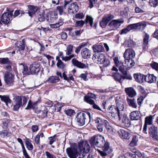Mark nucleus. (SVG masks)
<instances>
[{
	"mask_svg": "<svg viewBox=\"0 0 158 158\" xmlns=\"http://www.w3.org/2000/svg\"><path fill=\"white\" fill-rule=\"evenodd\" d=\"M114 62L117 67H118L123 63L119 61L118 57H115L114 59Z\"/></svg>",
	"mask_w": 158,
	"mask_h": 158,
	"instance_id": "13d9d810",
	"label": "nucleus"
},
{
	"mask_svg": "<svg viewBox=\"0 0 158 158\" xmlns=\"http://www.w3.org/2000/svg\"><path fill=\"white\" fill-rule=\"evenodd\" d=\"M73 46L71 44H69L67 46L66 50L67 55H69L71 54L73 52Z\"/></svg>",
	"mask_w": 158,
	"mask_h": 158,
	"instance_id": "37998d69",
	"label": "nucleus"
},
{
	"mask_svg": "<svg viewBox=\"0 0 158 158\" xmlns=\"http://www.w3.org/2000/svg\"><path fill=\"white\" fill-rule=\"evenodd\" d=\"M56 9L60 15H61L63 14L64 10L63 6H58L56 7Z\"/></svg>",
	"mask_w": 158,
	"mask_h": 158,
	"instance_id": "69168bd1",
	"label": "nucleus"
},
{
	"mask_svg": "<svg viewBox=\"0 0 158 158\" xmlns=\"http://www.w3.org/2000/svg\"><path fill=\"white\" fill-rule=\"evenodd\" d=\"M138 141V137L137 135H135L133 136L132 139L129 145L130 146H134L137 144Z\"/></svg>",
	"mask_w": 158,
	"mask_h": 158,
	"instance_id": "4c0bfd02",
	"label": "nucleus"
},
{
	"mask_svg": "<svg viewBox=\"0 0 158 158\" xmlns=\"http://www.w3.org/2000/svg\"><path fill=\"white\" fill-rule=\"evenodd\" d=\"M90 144L94 147L102 148V150H98L99 154L102 156H104L111 153L113 149L110 146L109 143L106 142L104 137L101 135L94 136L90 140Z\"/></svg>",
	"mask_w": 158,
	"mask_h": 158,
	"instance_id": "f03ea898",
	"label": "nucleus"
},
{
	"mask_svg": "<svg viewBox=\"0 0 158 158\" xmlns=\"http://www.w3.org/2000/svg\"><path fill=\"white\" fill-rule=\"evenodd\" d=\"M98 56L97 55V54L94 53L93 55L92 59L94 62L97 64L98 60Z\"/></svg>",
	"mask_w": 158,
	"mask_h": 158,
	"instance_id": "338daca9",
	"label": "nucleus"
},
{
	"mask_svg": "<svg viewBox=\"0 0 158 158\" xmlns=\"http://www.w3.org/2000/svg\"><path fill=\"white\" fill-rule=\"evenodd\" d=\"M90 147L88 142L82 141L79 142L77 145L74 143L70 148L66 149V152L68 156L70 158H83L85 156L86 154L89 151Z\"/></svg>",
	"mask_w": 158,
	"mask_h": 158,
	"instance_id": "f257e3e1",
	"label": "nucleus"
},
{
	"mask_svg": "<svg viewBox=\"0 0 158 158\" xmlns=\"http://www.w3.org/2000/svg\"><path fill=\"white\" fill-rule=\"evenodd\" d=\"M108 110L109 113H111V115H113L114 117L115 116V114H117L118 115V112L117 109H116V106H109L108 109Z\"/></svg>",
	"mask_w": 158,
	"mask_h": 158,
	"instance_id": "393cba45",
	"label": "nucleus"
},
{
	"mask_svg": "<svg viewBox=\"0 0 158 158\" xmlns=\"http://www.w3.org/2000/svg\"><path fill=\"white\" fill-rule=\"evenodd\" d=\"M26 147L28 150H31L33 148L32 144L29 141H26L25 143Z\"/></svg>",
	"mask_w": 158,
	"mask_h": 158,
	"instance_id": "6e6d98bb",
	"label": "nucleus"
},
{
	"mask_svg": "<svg viewBox=\"0 0 158 158\" xmlns=\"http://www.w3.org/2000/svg\"><path fill=\"white\" fill-rule=\"evenodd\" d=\"M102 64H103L104 67H106L110 64V62L109 60L105 58V60L103 61Z\"/></svg>",
	"mask_w": 158,
	"mask_h": 158,
	"instance_id": "bf43d9fd",
	"label": "nucleus"
},
{
	"mask_svg": "<svg viewBox=\"0 0 158 158\" xmlns=\"http://www.w3.org/2000/svg\"><path fill=\"white\" fill-rule=\"evenodd\" d=\"M0 62L2 64H10V62L7 58H0Z\"/></svg>",
	"mask_w": 158,
	"mask_h": 158,
	"instance_id": "a18cd8bd",
	"label": "nucleus"
},
{
	"mask_svg": "<svg viewBox=\"0 0 158 158\" xmlns=\"http://www.w3.org/2000/svg\"><path fill=\"white\" fill-rule=\"evenodd\" d=\"M72 63L74 66L80 69H83L85 67V64L75 59H73L72 60Z\"/></svg>",
	"mask_w": 158,
	"mask_h": 158,
	"instance_id": "5701e85b",
	"label": "nucleus"
},
{
	"mask_svg": "<svg viewBox=\"0 0 158 158\" xmlns=\"http://www.w3.org/2000/svg\"><path fill=\"white\" fill-rule=\"evenodd\" d=\"M74 55L73 54L70 55L69 56L62 57V59L63 60L67 61L70 60L71 58L74 57Z\"/></svg>",
	"mask_w": 158,
	"mask_h": 158,
	"instance_id": "0e129e2a",
	"label": "nucleus"
},
{
	"mask_svg": "<svg viewBox=\"0 0 158 158\" xmlns=\"http://www.w3.org/2000/svg\"><path fill=\"white\" fill-rule=\"evenodd\" d=\"M56 22L57 23H56L50 25V27L51 28H53L58 27L62 25L63 24V22H60L58 23H57V21H56Z\"/></svg>",
	"mask_w": 158,
	"mask_h": 158,
	"instance_id": "603ef678",
	"label": "nucleus"
},
{
	"mask_svg": "<svg viewBox=\"0 0 158 158\" xmlns=\"http://www.w3.org/2000/svg\"><path fill=\"white\" fill-rule=\"evenodd\" d=\"M64 112L67 115L71 116L73 115V114L75 113V111L74 110L69 109L65 110Z\"/></svg>",
	"mask_w": 158,
	"mask_h": 158,
	"instance_id": "5fc2aeb1",
	"label": "nucleus"
},
{
	"mask_svg": "<svg viewBox=\"0 0 158 158\" xmlns=\"http://www.w3.org/2000/svg\"><path fill=\"white\" fill-rule=\"evenodd\" d=\"M133 30L136 31H142L147 26V23L142 21L136 23L132 24Z\"/></svg>",
	"mask_w": 158,
	"mask_h": 158,
	"instance_id": "39448f33",
	"label": "nucleus"
},
{
	"mask_svg": "<svg viewBox=\"0 0 158 158\" xmlns=\"http://www.w3.org/2000/svg\"><path fill=\"white\" fill-rule=\"evenodd\" d=\"M11 16V14L10 12H6L4 13L0 18V23L1 21L3 23L7 24L10 21Z\"/></svg>",
	"mask_w": 158,
	"mask_h": 158,
	"instance_id": "0eeeda50",
	"label": "nucleus"
},
{
	"mask_svg": "<svg viewBox=\"0 0 158 158\" xmlns=\"http://www.w3.org/2000/svg\"><path fill=\"white\" fill-rule=\"evenodd\" d=\"M11 135V133L6 130H3L0 131V137L2 138L8 137Z\"/></svg>",
	"mask_w": 158,
	"mask_h": 158,
	"instance_id": "c9c22d12",
	"label": "nucleus"
},
{
	"mask_svg": "<svg viewBox=\"0 0 158 158\" xmlns=\"http://www.w3.org/2000/svg\"><path fill=\"white\" fill-rule=\"evenodd\" d=\"M149 4L151 6L156 7L158 4V0H149Z\"/></svg>",
	"mask_w": 158,
	"mask_h": 158,
	"instance_id": "3c124183",
	"label": "nucleus"
},
{
	"mask_svg": "<svg viewBox=\"0 0 158 158\" xmlns=\"http://www.w3.org/2000/svg\"><path fill=\"white\" fill-rule=\"evenodd\" d=\"M123 20L122 19H118L112 20L109 24V26L115 30L118 28L120 25L121 23H123Z\"/></svg>",
	"mask_w": 158,
	"mask_h": 158,
	"instance_id": "f8f14e48",
	"label": "nucleus"
},
{
	"mask_svg": "<svg viewBox=\"0 0 158 158\" xmlns=\"http://www.w3.org/2000/svg\"><path fill=\"white\" fill-rule=\"evenodd\" d=\"M116 107L118 112V116L120 118L121 115L123 114V111L124 109V104L123 102L120 100H116Z\"/></svg>",
	"mask_w": 158,
	"mask_h": 158,
	"instance_id": "423d86ee",
	"label": "nucleus"
},
{
	"mask_svg": "<svg viewBox=\"0 0 158 158\" xmlns=\"http://www.w3.org/2000/svg\"><path fill=\"white\" fill-rule=\"evenodd\" d=\"M131 119L132 120H138L141 118V114L138 111H135L131 112L130 114Z\"/></svg>",
	"mask_w": 158,
	"mask_h": 158,
	"instance_id": "f3484780",
	"label": "nucleus"
},
{
	"mask_svg": "<svg viewBox=\"0 0 158 158\" xmlns=\"http://www.w3.org/2000/svg\"><path fill=\"white\" fill-rule=\"evenodd\" d=\"M144 80L149 83H153L156 81V77L153 74H148L144 76Z\"/></svg>",
	"mask_w": 158,
	"mask_h": 158,
	"instance_id": "2eb2a0df",
	"label": "nucleus"
},
{
	"mask_svg": "<svg viewBox=\"0 0 158 158\" xmlns=\"http://www.w3.org/2000/svg\"><path fill=\"white\" fill-rule=\"evenodd\" d=\"M134 77L136 81L139 83H143L144 80V76L140 74H134Z\"/></svg>",
	"mask_w": 158,
	"mask_h": 158,
	"instance_id": "a878e982",
	"label": "nucleus"
},
{
	"mask_svg": "<svg viewBox=\"0 0 158 158\" xmlns=\"http://www.w3.org/2000/svg\"><path fill=\"white\" fill-rule=\"evenodd\" d=\"M56 66L59 68L63 69L65 66V64L60 60H58L56 63Z\"/></svg>",
	"mask_w": 158,
	"mask_h": 158,
	"instance_id": "79ce46f5",
	"label": "nucleus"
},
{
	"mask_svg": "<svg viewBox=\"0 0 158 158\" xmlns=\"http://www.w3.org/2000/svg\"><path fill=\"white\" fill-rule=\"evenodd\" d=\"M116 81L121 83L122 81L123 76L119 73L117 72L114 73L112 75Z\"/></svg>",
	"mask_w": 158,
	"mask_h": 158,
	"instance_id": "c756f323",
	"label": "nucleus"
},
{
	"mask_svg": "<svg viewBox=\"0 0 158 158\" xmlns=\"http://www.w3.org/2000/svg\"><path fill=\"white\" fill-rule=\"evenodd\" d=\"M133 30L131 24L129 25L126 28L122 30L120 32V34H126L131 31Z\"/></svg>",
	"mask_w": 158,
	"mask_h": 158,
	"instance_id": "2f4dec72",
	"label": "nucleus"
},
{
	"mask_svg": "<svg viewBox=\"0 0 158 158\" xmlns=\"http://www.w3.org/2000/svg\"><path fill=\"white\" fill-rule=\"evenodd\" d=\"M126 65L124 64H123V63H122V64L120 65L118 68L119 69V70L122 73H125V71H127L126 70L127 69H128L126 67Z\"/></svg>",
	"mask_w": 158,
	"mask_h": 158,
	"instance_id": "a19ab883",
	"label": "nucleus"
},
{
	"mask_svg": "<svg viewBox=\"0 0 158 158\" xmlns=\"http://www.w3.org/2000/svg\"><path fill=\"white\" fill-rule=\"evenodd\" d=\"M122 73L123 75V80L124 79H127L131 80L132 79V77L131 76L130 74L127 73V71H125V73Z\"/></svg>",
	"mask_w": 158,
	"mask_h": 158,
	"instance_id": "de8ad7c7",
	"label": "nucleus"
},
{
	"mask_svg": "<svg viewBox=\"0 0 158 158\" xmlns=\"http://www.w3.org/2000/svg\"><path fill=\"white\" fill-rule=\"evenodd\" d=\"M107 23H108L105 19L103 18L102 20L100 22V24L102 27H104L106 26Z\"/></svg>",
	"mask_w": 158,
	"mask_h": 158,
	"instance_id": "052dcab7",
	"label": "nucleus"
},
{
	"mask_svg": "<svg viewBox=\"0 0 158 158\" xmlns=\"http://www.w3.org/2000/svg\"><path fill=\"white\" fill-rule=\"evenodd\" d=\"M11 121L9 120H6L3 121V127L4 129H6L9 127L11 126L12 123H11Z\"/></svg>",
	"mask_w": 158,
	"mask_h": 158,
	"instance_id": "58836bf2",
	"label": "nucleus"
},
{
	"mask_svg": "<svg viewBox=\"0 0 158 158\" xmlns=\"http://www.w3.org/2000/svg\"><path fill=\"white\" fill-rule=\"evenodd\" d=\"M118 133L122 139H129L130 137V134L127 130L120 129L118 131Z\"/></svg>",
	"mask_w": 158,
	"mask_h": 158,
	"instance_id": "9d476101",
	"label": "nucleus"
},
{
	"mask_svg": "<svg viewBox=\"0 0 158 158\" xmlns=\"http://www.w3.org/2000/svg\"><path fill=\"white\" fill-rule=\"evenodd\" d=\"M113 16L110 15H107L105 16L104 18L108 22L110 21L111 19H112L113 18Z\"/></svg>",
	"mask_w": 158,
	"mask_h": 158,
	"instance_id": "680f3d73",
	"label": "nucleus"
},
{
	"mask_svg": "<svg viewBox=\"0 0 158 158\" xmlns=\"http://www.w3.org/2000/svg\"><path fill=\"white\" fill-rule=\"evenodd\" d=\"M20 64L23 65V75L31 74L30 66L28 69V67L24 63H21Z\"/></svg>",
	"mask_w": 158,
	"mask_h": 158,
	"instance_id": "cd10ccee",
	"label": "nucleus"
},
{
	"mask_svg": "<svg viewBox=\"0 0 158 158\" xmlns=\"http://www.w3.org/2000/svg\"><path fill=\"white\" fill-rule=\"evenodd\" d=\"M93 19L91 16L87 15L86 18V23L89 22L91 27H92L93 24Z\"/></svg>",
	"mask_w": 158,
	"mask_h": 158,
	"instance_id": "8fccbe9b",
	"label": "nucleus"
},
{
	"mask_svg": "<svg viewBox=\"0 0 158 158\" xmlns=\"http://www.w3.org/2000/svg\"><path fill=\"white\" fill-rule=\"evenodd\" d=\"M91 98H96V95L94 94L89 93L84 97V99L88 103H93L94 101L91 99Z\"/></svg>",
	"mask_w": 158,
	"mask_h": 158,
	"instance_id": "aec40b11",
	"label": "nucleus"
},
{
	"mask_svg": "<svg viewBox=\"0 0 158 158\" xmlns=\"http://www.w3.org/2000/svg\"><path fill=\"white\" fill-rule=\"evenodd\" d=\"M157 127L152 126L149 129L148 133L150 136L154 139H158V135L157 131Z\"/></svg>",
	"mask_w": 158,
	"mask_h": 158,
	"instance_id": "ddd939ff",
	"label": "nucleus"
},
{
	"mask_svg": "<svg viewBox=\"0 0 158 158\" xmlns=\"http://www.w3.org/2000/svg\"><path fill=\"white\" fill-rule=\"evenodd\" d=\"M57 14L56 12L53 11L51 12L48 16V21L50 23H54L57 19Z\"/></svg>",
	"mask_w": 158,
	"mask_h": 158,
	"instance_id": "6ab92c4d",
	"label": "nucleus"
},
{
	"mask_svg": "<svg viewBox=\"0 0 158 158\" xmlns=\"http://www.w3.org/2000/svg\"><path fill=\"white\" fill-rule=\"evenodd\" d=\"M5 68L7 70V73L4 76V80L5 82L8 85L13 84L14 80V75L10 72L12 70V68L10 65L6 66Z\"/></svg>",
	"mask_w": 158,
	"mask_h": 158,
	"instance_id": "20e7f679",
	"label": "nucleus"
},
{
	"mask_svg": "<svg viewBox=\"0 0 158 158\" xmlns=\"http://www.w3.org/2000/svg\"><path fill=\"white\" fill-rule=\"evenodd\" d=\"M85 22L82 20L77 21H76L74 24V26L76 27H82L85 24Z\"/></svg>",
	"mask_w": 158,
	"mask_h": 158,
	"instance_id": "09e8293b",
	"label": "nucleus"
},
{
	"mask_svg": "<svg viewBox=\"0 0 158 158\" xmlns=\"http://www.w3.org/2000/svg\"><path fill=\"white\" fill-rule=\"evenodd\" d=\"M105 120L100 118L96 117L95 120V123L98 124L97 125H102L104 123V122Z\"/></svg>",
	"mask_w": 158,
	"mask_h": 158,
	"instance_id": "49530a36",
	"label": "nucleus"
},
{
	"mask_svg": "<svg viewBox=\"0 0 158 158\" xmlns=\"http://www.w3.org/2000/svg\"><path fill=\"white\" fill-rule=\"evenodd\" d=\"M56 135H55L53 136L50 137L48 138V139L49 140L50 144H52L54 142L56 141V139H55V138L56 137Z\"/></svg>",
	"mask_w": 158,
	"mask_h": 158,
	"instance_id": "e2e57ef3",
	"label": "nucleus"
},
{
	"mask_svg": "<svg viewBox=\"0 0 158 158\" xmlns=\"http://www.w3.org/2000/svg\"><path fill=\"white\" fill-rule=\"evenodd\" d=\"M151 66L155 70H158V63L155 62H153L150 64Z\"/></svg>",
	"mask_w": 158,
	"mask_h": 158,
	"instance_id": "4d7b16f0",
	"label": "nucleus"
},
{
	"mask_svg": "<svg viewBox=\"0 0 158 158\" xmlns=\"http://www.w3.org/2000/svg\"><path fill=\"white\" fill-rule=\"evenodd\" d=\"M105 57L102 54H100L98 55V60L97 64H102L103 61L105 60Z\"/></svg>",
	"mask_w": 158,
	"mask_h": 158,
	"instance_id": "c03bdc74",
	"label": "nucleus"
},
{
	"mask_svg": "<svg viewBox=\"0 0 158 158\" xmlns=\"http://www.w3.org/2000/svg\"><path fill=\"white\" fill-rule=\"evenodd\" d=\"M127 102L128 104L130 106L133 108H137V105L136 103L135 100L134 99H130L127 98Z\"/></svg>",
	"mask_w": 158,
	"mask_h": 158,
	"instance_id": "7c9ffc66",
	"label": "nucleus"
},
{
	"mask_svg": "<svg viewBox=\"0 0 158 158\" xmlns=\"http://www.w3.org/2000/svg\"><path fill=\"white\" fill-rule=\"evenodd\" d=\"M124 64L128 69L132 67L135 64L134 61L133 59H125Z\"/></svg>",
	"mask_w": 158,
	"mask_h": 158,
	"instance_id": "b1692460",
	"label": "nucleus"
},
{
	"mask_svg": "<svg viewBox=\"0 0 158 158\" xmlns=\"http://www.w3.org/2000/svg\"><path fill=\"white\" fill-rule=\"evenodd\" d=\"M59 80V77L56 76H52L49 78V81L52 83L57 82Z\"/></svg>",
	"mask_w": 158,
	"mask_h": 158,
	"instance_id": "ea45409f",
	"label": "nucleus"
},
{
	"mask_svg": "<svg viewBox=\"0 0 158 158\" xmlns=\"http://www.w3.org/2000/svg\"><path fill=\"white\" fill-rule=\"evenodd\" d=\"M125 90L127 94L130 97L133 98L136 95L135 91L132 87L125 88Z\"/></svg>",
	"mask_w": 158,
	"mask_h": 158,
	"instance_id": "412c9836",
	"label": "nucleus"
},
{
	"mask_svg": "<svg viewBox=\"0 0 158 158\" xmlns=\"http://www.w3.org/2000/svg\"><path fill=\"white\" fill-rule=\"evenodd\" d=\"M82 57L84 59H88L90 57L91 53L87 48H85L82 49L81 52Z\"/></svg>",
	"mask_w": 158,
	"mask_h": 158,
	"instance_id": "4be33fe9",
	"label": "nucleus"
},
{
	"mask_svg": "<svg viewBox=\"0 0 158 158\" xmlns=\"http://www.w3.org/2000/svg\"><path fill=\"white\" fill-rule=\"evenodd\" d=\"M14 106L13 109L14 110H17L19 107L22 105L21 96H16L14 99V101L13 102Z\"/></svg>",
	"mask_w": 158,
	"mask_h": 158,
	"instance_id": "1a4fd4ad",
	"label": "nucleus"
},
{
	"mask_svg": "<svg viewBox=\"0 0 158 158\" xmlns=\"http://www.w3.org/2000/svg\"><path fill=\"white\" fill-rule=\"evenodd\" d=\"M28 10L25 13H27L29 16L32 17L37 11L38 7L36 6L29 5L28 6Z\"/></svg>",
	"mask_w": 158,
	"mask_h": 158,
	"instance_id": "a211bd4d",
	"label": "nucleus"
},
{
	"mask_svg": "<svg viewBox=\"0 0 158 158\" xmlns=\"http://www.w3.org/2000/svg\"><path fill=\"white\" fill-rule=\"evenodd\" d=\"M149 35L147 33H145L144 37L143 39V45L146 46L148 44V40L149 38Z\"/></svg>",
	"mask_w": 158,
	"mask_h": 158,
	"instance_id": "864d4df0",
	"label": "nucleus"
},
{
	"mask_svg": "<svg viewBox=\"0 0 158 158\" xmlns=\"http://www.w3.org/2000/svg\"><path fill=\"white\" fill-rule=\"evenodd\" d=\"M120 118L119 117V120H121L122 122L126 127H128L131 124V121L127 117L123 114L121 115Z\"/></svg>",
	"mask_w": 158,
	"mask_h": 158,
	"instance_id": "dca6fc26",
	"label": "nucleus"
},
{
	"mask_svg": "<svg viewBox=\"0 0 158 158\" xmlns=\"http://www.w3.org/2000/svg\"><path fill=\"white\" fill-rule=\"evenodd\" d=\"M135 56V53L134 51L131 48L126 49L124 53L125 59H133Z\"/></svg>",
	"mask_w": 158,
	"mask_h": 158,
	"instance_id": "9b49d317",
	"label": "nucleus"
},
{
	"mask_svg": "<svg viewBox=\"0 0 158 158\" xmlns=\"http://www.w3.org/2000/svg\"><path fill=\"white\" fill-rule=\"evenodd\" d=\"M38 102V101L31 102L30 100H29L28 102L27 106L25 109L26 110H29L31 108H35V105L37 104Z\"/></svg>",
	"mask_w": 158,
	"mask_h": 158,
	"instance_id": "72a5a7b5",
	"label": "nucleus"
},
{
	"mask_svg": "<svg viewBox=\"0 0 158 158\" xmlns=\"http://www.w3.org/2000/svg\"><path fill=\"white\" fill-rule=\"evenodd\" d=\"M0 98L1 101L4 102L7 105L8 103H11V100L7 96L0 95Z\"/></svg>",
	"mask_w": 158,
	"mask_h": 158,
	"instance_id": "473e14b6",
	"label": "nucleus"
},
{
	"mask_svg": "<svg viewBox=\"0 0 158 158\" xmlns=\"http://www.w3.org/2000/svg\"><path fill=\"white\" fill-rule=\"evenodd\" d=\"M76 118L78 125L82 126L85 124L86 120H90L91 114L87 112H80L77 113Z\"/></svg>",
	"mask_w": 158,
	"mask_h": 158,
	"instance_id": "7ed1b4c3",
	"label": "nucleus"
},
{
	"mask_svg": "<svg viewBox=\"0 0 158 158\" xmlns=\"http://www.w3.org/2000/svg\"><path fill=\"white\" fill-rule=\"evenodd\" d=\"M153 123L152 116L150 115L149 116L146 117L145 118V124L146 125H150L152 124Z\"/></svg>",
	"mask_w": 158,
	"mask_h": 158,
	"instance_id": "e433bc0d",
	"label": "nucleus"
},
{
	"mask_svg": "<svg viewBox=\"0 0 158 158\" xmlns=\"http://www.w3.org/2000/svg\"><path fill=\"white\" fill-rule=\"evenodd\" d=\"M25 40L24 39L22 40L21 41H18L15 44L16 46H17L19 50H23L25 48Z\"/></svg>",
	"mask_w": 158,
	"mask_h": 158,
	"instance_id": "c85d7f7f",
	"label": "nucleus"
},
{
	"mask_svg": "<svg viewBox=\"0 0 158 158\" xmlns=\"http://www.w3.org/2000/svg\"><path fill=\"white\" fill-rule=\"evenodd\" d=\"M103 124L104 125L108 132L111 134H112L114 132V128L112 127L110 125L109 123L106 120L104 121Z\"/></svg>",
	"mask_w": 158,
	"mask_h": 158,
	"instance_id": "bb28decb",
	"label": "nucleus"
},
{
	"mask_svg": "<svg viewBox=\"0 0 158 158\" xmlns=\"http://www.w3.org/2000/svg\"><path fill=\"white\" fill-rule=\"evenodd\" d=\"M30 66L31 74H37L40 72L41 67L39 64L36 62L33 63Z\"/></svg>",
	"mask_w": 158,
	"mask_h": 158,
	"instance_id": "6e6552de",
	"label": "nucleus"
},
{
	"mask_svg": "<svg viewBox=\"0 0 158 158\" xmlns=\"http://www.w3.org/2000/svg\"><path fill=\"white\" fill-rule=\"evenodd\" d=\"M93 49L94 52H100L104 50L103 47L101 45L93 46Z\"/></svg>",
	"mask_w": 158,
	"mask_h": 158,
	"instance_id": "f704fd0d",
	"label": "nucleus"
},
{
	"mask_svg": "<svg viewBox=\"0 0 158 158\" xmlns=\"http://www.w3.org/2000/svg\"><path fill=\"white\" fill-rule=\"evenodd\" d=\"M78 6L76 2L72 3L68 9V11L70 14H74L78 10Z\"/></svg>",
	"mask_w": 158,
	"mask_h": 158,
	"instance_id": "4468645a",
	"label": "nucleus"
},
{
	"mask_svg": "<svg viewBox=\"0 0 158 158\" xmlns=\"http://www.w3.org/2000/svg\"><path fill=\"white\" fill-rule=\"evenodd\" d=\"M45 153L47 158H55V157L54 155L51 154L48 152H46Z\"/></svg>",
	"mask_w": 158,
	"mask_h": 158,
	"instance_id": "774afa93",
	"label": "nucleus"
}]
</instances>
